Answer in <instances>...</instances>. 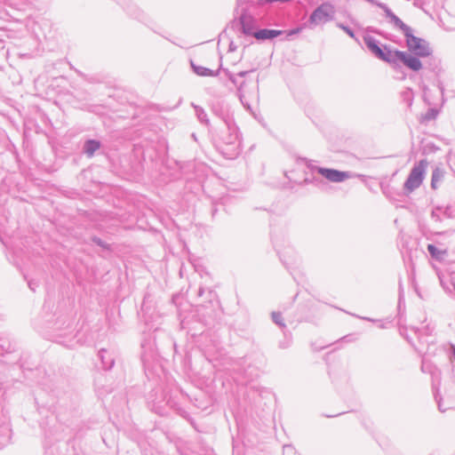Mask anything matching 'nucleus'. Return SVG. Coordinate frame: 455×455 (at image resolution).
<instances>
[{
  "instance_id": "21",
  "label": "nucleus",
  "mask_w": 455,
  "mask_h": 455,
  "mask_svg": "<svg viewBox=\"0 0 455 455\" xmlns=\"http://www.w3.org/2000/svg\"><path fill=\"white\" fill-rule=\"evenodd\" d=\"M272 319H273V322L275 323H276L277 325H279L281 327H284L285 326L284 323L283 322L282 315L280 313L273 312L272 313Z\"/></svg>"
},
{
  "instance_id": "9",
  "label": "nucleus",
  "mask_w": 455,
  "mask_h": 455,
  "mask_svg": "<svg viewBox=\"0 0 455 455\" xmlns=\"http://www.w3.org/2000/svg\"><path fill=\"white\" fill-rule=\"evenodd\" d=\"M212 110L213 114L222 121L221 126L235 123L233 114L230 112L229 108L224 105V103L219 102L213 105Z\"/></svg>"
},
{
  "instance_id": "28",
  "label": "nucleus",
  "mask_w": 455,
  "mask_h": 455,
  "mask_svg": "<svg viewBox=\"0 0 455 455\" xmlns=\"http://www.w3.org/2000/svg\"><path fill=\"white\" fill-rule=\"evenodd\" d=\"M207 292H208V298L211 300L214 297L215 294L212 290H208Z\"/></svg>"
},
{
  "instance_id": "10",
  "label": "nucleus",
  "mask_w": 455,
  "mask_h": 455,
  "mask_svg": "<svg viewBox=\"0 0 455 455\" xmlns=\"http://www.w3.org/2000/svg\"><path fill=\"white\" fill-rule=\"evenodd\" d=\"M251 71H241L237 74H235L232 77H230L229 81L236 86L237 89V95L239 97L240 101L244 107L249 108L248 103L246 101V92L244 91V85L245 82H239L238 77H244L247 74H249Z\"/></svg>"
},
{
  "instance_id": "33",
  "label": "nucleus",
  "mask_w": 455,
  "mask_h": 455,
  "mask_svg": "<svg viewBox=\"0 0 455 455\" xmlns=\"http://www.w3.org/2000/svg\"><path fill=\"white\" fill-rule=\"evenodd\" d=\"M417 1H418V0H415V2H414V5H415V6H417V5H418V4H417Z\"/></svg>"
},
{
  "instance_id": "19",
  "label": "nucleus",
  "mask_w": 455,
  "mask_h": 455,
  "mask_svg": "<svg viewBox=\"0 0 455 455\" xmlns=\"http://www.w3.org/2000/svg\"><path fill=\"white\" fill-rule=\"evenodd\" d=\"M442 179V173L439 172L438 169L435 170L432 173V179H431V188L435 189L436 184L438 181H440Z\"/></svg>"
},
{
  "instance_id": "26",
  "label": "nucleus",
  "mask_w": 455,
  "mask_h": 455,
  "mask_svg": "<svg viewBox=\"0 0 455 455\" xmlns=\"http://www.w3.org/2000/svg\"><path fill=\"white\" fill-rule=\"evenodd\" d=\"M437 403H438V409L442 412H443V411H445L447 410L446 408L443 407V403H442V402L440 400H437Z\"/></svg>"
},
{
  "instance_id": "27",
  "label": "nucleus",
  "mask_w": 455,
  "mask_h": 455,
  "mask_svg": "<svg viewBox=\"0 0 455 455\" xmlns=\"http://www.w3.org/2000/svg\"><path fill=\"white\" fill-rule=\"evenodd\" d=\"M204 292H205V289L204 287H200L197 294L199 297H202Z\"/></svg>"
},
{
  "instance_id": "5",
  "label": "nucleus",
  "mask_w": 455,
  "mask_h": 455,
  "mask_svg": "<svg viewBox=\"0 0 455 455\" xmlns=\"http://www.w3.org/2000/svg\"><path fill=\"white\" fill-rule=\"evenodd\" d=\"M427 166V161L426 159L420 160L413 166L403 185L407 192H412L422 184Z\"/></svg>"
},
{
  "instance_id": "15",
  "label": "nucleus",
  "mask_w": 455,
  "mask_h": 455,
  "mask_svg": "<svg viewBox=\"0 0 455 455\" xmlns=\"http://www.w3.org/2000/svg\"><path fill=\"white\" fill-rule=\"evenodd\" d=\"M99 357L101 360L102 366L105 370H109L114 365V358L111 356L108 351L106 349H100L99 351Z\"/></svg>"
},
{
  "instance_id": "24",
  "label": "nucleus",
  "mask_w": 455,
  "mask_h": 455,
  "mask_svg": "<svg viewBox=\"0 0 455 455\" xmlns=\"http://www.w3.org/2000/svg\"><path fill=\"white\" fill-rule=\"evenodd\" d=\"M28 287L30 288L31 291H36V288L37 287V283H36L35 282L33 281H29L28 283Z\"/></svg>"
},
{
  "instance_id": "30",
  "label": "nucleus",
  "mask_w": 455,
  "mask_h": 455,
  "mask_svg": "<svg viewBox=\"0 0 455 455\" xmlns=\"http://www.w3.org/2000/svg\"><path fill=\"white\" fill-rule=\"evenodd\" d=\"M361 319H363V320H366V321H371V322H374L373 319L371 318H369V317H360Z\"/></svg>"
},
{
  "instance_id": "7",
  "label": "nucleus",
  "mask_w": 455,
  "mask_h": 455,
  "mask_svg": "<svg viewBox=\"0 0 455 455\" xmlns=\"http://www.w3.org/2000/svg\"><path fill=\"white\" fill-rule=\"evenodd\" d=\"M382 10L385 12L387 22L394 29L401 31L404 36L412 30V28L397 17L388 6H382Z\"/></svg>"
},
{
  "instance_id": "14",
  "label": "nucleus",
  "mask_w": 455,
  "mask_h": 455,
  "mask_svg": "<svg viewBox=\"0 0 455 455\" xmlns=\"http://www.w3.org/2000/svg\"><path fill=\"white\" fill-rule=\"evenodd\" d=\"M100 148V142L96 140H88L84 145V153L92 157L94 153Z\"/></svg>"
},
{
  "instance_id": "1",
  "label": "nucleus",
  "mask_w": 455,
  "mask_h": 455,
  "mask_svg": "<svg viewBox=\"0 0 455 455\" xmlns=\"http://www.w3.org/2000/svg\"><path fill=\"white\" fill-rule=\"evenodd\" d=\"M364 44L371 51V52L378 59L393 65L394 67L399 64H403L406 68L412 71H419L422 68V62L416 57H413L407 52L399 50H391L389 46L384 45L381 48L378 41L367 36L363 38Z\"/></svg>"
},
{
  "instance_id": "4",
  "label": "nucleus",
  "mask_w": 455,
  "mask_h": 455,
  "mask_svg": "<svg viewBox=\"0 0 455 455\" xmlns=\"http://www.w3.org/2000/svg\"><path fill=\"white\" fill-rule=\"evenodd\" d=\"M406 46L408 52L413 57L419 58L428 57L432 54V49L429 43L421 37L413 35V29L405 36Z\"/></svg>"
},
{
  "instance_id": "32",
  "label": "nucleus",
  "mask_w": 455,
  "mask_h": 455,
  "mask_svg": "<svg viewBox=\"0 0 455 455\" xmlns=\"http://www.w3.org/2000/svg\"><path fill=\"white\" fill-rule=\"evenodd\" d=\"M432 116V114H429V116H427V119H430Z\"/></svg>"
},
{
  "instance_id": "3",
  "label": "nucleus",
  "mask_w": 455,
  "mask_h": 455,
  "mask_svg": "<svg viewBox=\"0 0 455 455\" xmlns=\"http://www.w3.org/2000/svg\"><path fill=\"white\" fill-rule=\"evenodd\" d=\"M336 13L335 6L330 2H324L317 6L310 14L306 26L315 28L333 20Z\"/></svg>"
},
{
  "instance_id": "12",
  "label": "nucleus",
  "mask_w": 455,
  "mask_h": 455,
  "mask_svg": "<svg viewBox=\"0 0 455 455\" xmlns=\"http://www.w3.org/2000/svg\"><path fill=\"white\" fill-rule=\"evenodd\" d=\"M282 30L263 28L257 30L252 36H254L257 40L264 41L267 39L275 38L282 35Z\"/></svg>"
},
{
  "instance_id": "2",
  "label": "nucleus",
  "mask_w": 455,
  "mask_h": 455,
  "mask_svg": "<svg viewBox=\"0 0 455 455\" xmlns=\"http://www.w3.org/2000/svg\"><path fill=\"white\" fill-rule=\"evenodd\" d=\"M216 147L228 159L235 158L241 151V138L235 123L221 126L216 133Z\"/></svg>"
},
{
  "instance_id": "8",
  "label": "nucleus",
  "mask_w": 455,
  "mask_h": 455,
  "mask_svg": "<svg viewBox=\"0 0 455 455\" xmlns=\"http://www.w3.org/2000/svg\"><path fill=\"white\" fill-rule=\"evenodd\" d=\"M239 23L242 27L243 34L246 36H253L256 32L257 26L256 19L249 13L246 10H243L239 17Z\"/></svg>"
},
{
  "instance_id": "13",
  "label": "nucleus",
  "mask_w": 455,
  "mask_h": 455,
  "mask_svg": "<svg viewBox=\"0 0 455 455\" xmlns=\"http://www.w3.org/2000/svg\"><path fill=\"white\" fill-rule=\"evenodd\" d=\"M279 255L281 260L288 268L295 265L298 261V256L292 249L284 250L283 251L279 252Z\"/></svg>"
},
{
  "instance_id": "29",
  "label": "nucleus",
  "mask_w": 455,
  "mask_h": 455,
  "mask_svg": "<svg viewBox=\"0 0 455 455\" xmlns=\"http://www.w3.org/2000/svg\"><path fill=\"white\" fill-rule=\"evenodd\" d=\"M229 50H230V51H235V46L234 45V44H233V43H231V44H229Z\"/></svg>"
},
{
  "instance_id": "16",
  "label": "nucleus",
  "mask_w": 455,
  "mask_h": 455,
  "mask_svg": "<svg viewBox=\"0 0 455 455\" xmlns=\"http://www.w3.org/2000/svg\"><path fill=\"white\" fill-rule=\"evenodd\" d=\"M191 67L193 68V71L197 76H218V73H219L218 71L215 72L208 68L197 66V65L194 64L193 62H191Z\"/></svg>"
},
{
  "instance_id": "25",
  "label": "nucleus",
  "mask_w": 455,
  "mask_h": 455,
  "mask_svg": "<svg viewBox=\"0 0 455 455\" xmlns=\"http://www.w3.org/2000/svg\"><path fill=\"white\" fill-rule=\"evenodd\" d=\"M223 71H224L226 76L228 78V80L230 79V77H232L235 75L232 72H230L228 69H224Z\"/></svg>"
},
{
  "instance_id": "34",
  "label": "nucleus",
  "mask_w": 455,
  "mask_h": 455,
  "mask_svg": "<svg viewBox=\"0 0 455 455\" xmlns=\"http://www.w3.org/2000/svg\"><path fill=\"white\" fill-rule=\"evenodd\" d=\"M454 291H455V284H454Z\"/></svg>"
},
{
  "instance_id": "6",
  "label": "nucleus",
  "mask_w": 455,
  "mask_h": 455,
  "mask_svg": "<svg viewBox=\"0 0 455 455\" xmlns=\"http://www.w3.org/2000/svg\"><path fill=\"white\" fill-rule=\"evenodd\" d=\"M318 173L331 182H342L347 179L355 177L356 175L350 172H342L335 169H328L323 167L316 168Z\"/></svg>"
},
{
  "instance_id": "23",
  "label": "nucleus",
  "mask_w": 455,
  "mask_h": 455,
  "mask_svg": "<svg viewBox=\"0 0 455 455\" xmlns=\"http://www.w3.org/2000/svg\"><path fill=\"white\" fill-rule=\"evenodd\" d=\"M427 251L433 258H437L439 251L434 244H428Z\"/></svg>"
},
{
  "instance_id": "11",
  "label": "nucleus",
  "mask_w": 455,
  "mask_h": 455,
  "mask_svg": "<svg viewBox=\"0 0 455 455\" xmlns=\"http://www.w3.org/2000/svg\"><path fill=\"white\" fill-rule=\"evenodd\" d=\"M72 447L67 442H59L45 449V455H71Z\"/></svg>"
},
{
  "instance_id": "22",
  "label": "nucleus",
  "mask_w": 455,
  "mask_h": 455,
  "mask_svg": "<svg viewBox=\"0 0 455 455\" xmlns=\"http://www.w3.org/2000/svg\"><path fill=\"white\" fill-rule=\"evenodd\" d=\"M11 345L5 341L0 339V352L1 355H4V352H10Z\"/></svg>"
},
{
  "instance_id": "20",
  "label": "nucleus",
  "mask_w": 455,
  "mask_h": 455,
  "mask_svg": "<svg viewBox=\"0 0 455 455\" xmlns=\"http://www.w3.org/2000/svg\"><path fill=\"white\" fill-rule=\"evenodd\" d=\"M336 26H337L339 28L342 29V30H343L346 34H347L351 38H354V39H355V40H356V37H355V35L354 31H353L349 27H347V26H346L345 24L340 23V22H338V23L336 24Z\"/></svg>"
},
{
  "instance_id": "18",
  "label": "nucleus",
  "mask_w": 455,
  "mask_h": 455,
  "mask_svg": "<svg viewBox=\"0 0 455 455\" xmlns=\"http://www.w3.org/2000/svg\"><path fill=\"white\" fill-rule=\"evenodd\" d=\"M193 107L195 108L196 115V117L199 120V122L205 124L206 126H209L210 120L208 118V116H207V113L205 112V110L203 108L194 105V104H193Z\"/></svg>"
},
{
  "instance_id": "17",
  "label": "nucleus",
  "mask_w": 455,
  "mask_h": 455,
  "mask_svg": "<svg viewBox=\"0 0 455 455\" xmlns=\"http://www.w3.org/2000/svg\"><path fill=\"white\" fill-rule=\"evenodd\" d=\"M11 429L7 423L1 427L0 449L4 447L10 440Z\"/></svg>"
},
{
  "instance_id": "31",
  "label": "nucleus",
  "mask_w": 455,
  "mask_h": 455,
  "mask_svg": "<svg viewBox=\"0 0 455 455\" xmlns=\"http://www.w3.org/2000/svg\"><path fill=\"white\" fill-rule=\"evenodd\" d=\"M432 116V114H429V116H427V119H430Z\"/></svg>"
}]
</instances>
